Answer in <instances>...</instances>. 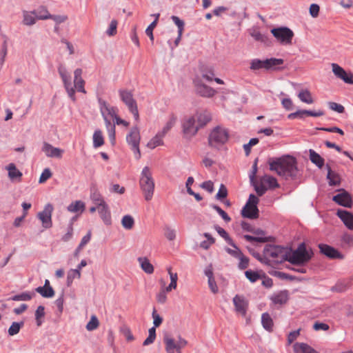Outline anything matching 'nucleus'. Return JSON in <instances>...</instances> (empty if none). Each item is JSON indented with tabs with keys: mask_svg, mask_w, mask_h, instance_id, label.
I'll return each instance as SVG.
<instances>
[{
	"mask_svg": "<svg viewBox=\"0 0 353 353\" xmlns=\"http://www.w3.org/2000/svg\"><path fill=\"white\" fill-rule=\"evenodd\" d=\"M58 72L69 97L73 101H76L75 90L83 93L86 92L84 88L85 81L81 77L83 72L81 68H77L74 72V86L72 85L70 76L63 65H59Z\"/></svg>",
	"mask_w": 353,
	"mask_h": 353,
	"instance_id": "1",
	"label": "nucleus"
},
{
	"mask_svg": "<svg viewBox=\"0 0 353 353\" xmlns=\"http://www.w3.org/2000/svg\"><path fill=\"white\" fill-rule=\"evenodd\" d=\"M270 169L279 176L288 179L297 174L296 161L294 157L286 156L270 163Z\"/></svg>",
	"mask_w": 353,
	"mask_h": 353,
	"instance_id": "2",
	"label": "nucleus"
},
{
	"mask_svg": "<svg viewBox=\"0 0 353 353\" xmlns=\"http://www.w3.org/2000/svg\"><path fill=\"white\" fill-rule=\"evenodd\" d=\"M230 139V131L221 125L212 128L208 137V143L210 148L220 150Z\"/></svg>",
	"mask_w": 353,
	"mask_h": 353,
	"instance_id": "3",
	"label": "nucleus"
},
{
	"mask_svg": "<svg viewBox=\"0 0 353 353\" xmlns=\"http://www.w3.org/2000/svg\"><path fill=\"white\" fill-rule=\"evenodd\" d=\"M140 188L146 201H150L154 192V181L148 167H144L139 180Z\"/></svg>",
	"mask_w": 353,
	"mask_h": 353,
	"instance_id": "4",
	"label": "nucleus"
},
{
	"mask_svg": "<svg viewBox=\"0 0 353 353\" xmlns=\"http://www.w3.org/2000/svg\"><path fill=\"white\" fill-rule=\"evenodd\" d=\"M263 255L267 263H281L287 261L288 250L281 246L268 245L264 248Z\"/></svg>",
	"mask_w": 353,
	"mask_h": 353,
	"instance_id": "5",
	"label": "nucleus"
},
{
	"mask_svg": "<svg viewBox=\"0 0 353 353\" xmlns=\"http://www.w3.org/2000/svg\"><path fill=\"white\" fill-rule=\"evenodd\" d=\"M310 258L311 256L307 251L305 244L302 243L294 251L288 252L287 261L292 264H303L307 262Z\"/></svg>",
	"mask_w": 353,
	"mask_h": 353,
	"instance_id": "6",
	"label": "nucleus"
},
{
	"mask_svg": "<svg viewBox=\"0 0 353 353\" xmlns=\"http://www.w3.org/2000/svg\"><path fill=\"white\" fill-rule=\"evenodd\" d=\"M163 343L167 353H181V350L185 347L188 343L187 341L180 336L177 340H175L169 334L164 336Z\"/></svg>",
	"mask_w": 353,
	"mask_h": 353,
	"instance_id": "7",
	"label": "nucleus"
},
{
	"mask_svg": "<svg viewBox=\"0 0 353 353\" xmlns=\"http://www.w3.org/2000/svg\"><path fill=\"white\" fill-rule=\"evenodd\" d=\"M119 97L121 101L128 107L129 111L133 114L134 119L138 121L139 119V114L137 108V104L131 92L126 90H120L119 91Z\"/></svg>",
	"mask_w": 353,
	"mask_h": 353,
	"instance_id": "8",
	"label": "nucleus"
},
{
	"mask_svg": "<svg viewBox=\"0 0 353 353\" xmlns=\"http://www.w3.org/2000/svg\"><path fill=\"white\" fill-rule=\"evenodd\" d=\"M141 140L140 132L138 127H133L129 134L126 136V141L128 145H130L132 150H133L134 157L137 159L141 157V152L139 150V143Z\"/></svg>",
	"mask_w": 353,
	"mask_h": 353,
	"instance_id": "9",
	"label": "nucleus"
},
{
	"mask_svg": "<svg viewBox=\"0 0 353 353\" xmlns=\"http://www.w3.org/2000/svg\"><path fill=\"white\" fill-rule=\"evenodd\" d=\"M259 199L254 194H250L249 199L241 210V214L243 217L249 219H256L259 216V210L257 203Z\"/></svg>",
	"mask_w": 353,
	"mask_h": 353,
	"instance_id": "10",
	"label": "nucleus"
},
{
	"mask_svg": "<svg viewBox=\"0 0 353 353\" xmlns=\"http://www.w3.org/2000/svg\"><path fill=\"white\" fill-rule=\"evenodd\" d=\"M271 32L278 41L285 45H290L294 35L293 31L287 27L273 28Z\"/></svg>",
	"mask_w": 353,
	"mask_h": 353,
	"instance_id": "11",
	"label": "nucleus"
},
{
	"mask_svg": "<svg viewBox=\"0 0 353 353\" xmlns=\"http://www.w3.org/2000/svg\"><path fill=\"white\" fill-rule=\"evenodd\" d=\"M53 210V205L48 203L44 206L43 210L37 214V217L41 221L44 229H49L52 227V214Z\"/></svg>",
	"mask_w": 353,
	"mask_h": 353,
	"instance_id": "12",
	"label": "nucleus"
},
{
	"mask_svg": "<svg viewBox=\"0 0 353 353\" xmlns=\"http://www.w3.org/2000/svg\"><path fill=\"white\" fill-rule=\"evenodd\" d=\"M183 132L186 137H194L200 128L196 125V121L193 115L185 117L182 123Z\"/></svg>",
	"mask_w": 353,
	"mask_h": 353,
	"instance_id": "13",
	"label": "nucleus"
},
{
	"mask_svg": "<svg viewBox=\"0 0 353 353\" xmlns=\"http://www.w3.org/2000/svg\"><path fill=\"white\" fill-rule=\"evenodd\" d=\"M332 71L334 75L347 84L353 85V74L351 72H346L339 64L332 63H331Z\"/></svg>",
	"mask_w": 353,
	"mask_h": 353,
	"instance_id": "14",
	"label": "nucleus"
},
{
	"mask_svg": "<svg viewBox=\"0 0 353 353\" xmlns=\"http://www.w3.org/2000/svg\"><path fill=\"white\" fill-rule=\"evenodd\" d=\"M41 151L48 157L57 159H61L64 152L63 150L59 148H55L50 143L46 141L42 143Z\"/></svg>",
	"mask_w": 353,
	"mask_h": 353,
	"instance_id": "15",
	"label": "nucleus"
},
{
	"mask_svg": "<svg viewBox=\"0 0 353 353\" xmlns=\"http://www.w3.org/2000/svg\"><path fill=\"white\" fill-rule=\"evenodd\" d=\"M233 303L236 312L243 316H245L248 308V301L245 298L241 295H236L233 298Z\"/></svg>",
	"mask_w": 353,
	"mask_h": 353,
	"instance_id": "16",
	"label": "nucleus"
},
{
	"mask_svg": "<svg viewBox=\"0 0 353 353\" xmlns=\"http://www.w3.org/2000/svg\"><path fill=\"white\" fill-rule=\"evenodd\" d=\"M196 125L201 128L205 127L212 120V114L207 110L196 112L193 114Z\"/></svg>",
	"mask_w": 353,
	"mask_h": 353,
	"instance_id": "17",
	"label": "nucleus"
},
{
	"mask_svg": "<svg viewBox=\"0 0 353 353\" xmlns=\"http://www.w3.org/2000/svg\"><path fill=\"white\" fill-rule=\"evenodd\" d=\"M195 87L196 93L203 97H212L216 93L215 90L202 83L199 81H195Z\"/></svg>",
	"mask_w": 353,
	"mask_h": 353,
	"instance_id": "18",
	"label": "nucleus"
},
{
	"mask_svg": "<svg viewBox=\"0 0 353 353\" xmlns=\"http://www.w3.org/2000/svg\"><path fill=\"white\" fill-rule=\"evenodd\" d=\"M333 201L339 205L346 208H350L352 206V198L346 192H343L334 196Z\"/></svg>",
	"mask_w": 353,
	"mask_h": 353,
	"instance_id": "19",
	"label": "nucleus"
},
{
	"mask_svg": "<svg viewBox=\"0 0 353 353\" xmlns=\"http://www.w3.org/2000/svg\"><path fill=\"white\" fill-rule=\"evenodd\" d=\"M336 214L348 229L353 230V214L352 213L346 210H339Z\"/></svg>",
	"mask_w": 353,
	"mask_h": 353,
	"instance_id": "20",
	"label": "nucleus"
},
{
	"mask_svg": "<svg viewBox=\"0 0 353 353\" xmlns=\"http://www.w3.org/2000/svg\"><path fill=\"white\" fill-rule=\"evenodd\" d=\"M319 248L323 254L330 258H342V255L330 245L325 244H319Z\"/></svg>",
	"mask_w": 353,
	"mask_h": 353,
	"instance_id": "21",
	"label": "nucleus"
},
{
	"mask_svg": "<svg viewBox=\"0 0 353 353\" xmlns=\"http://www.w3.org/2000/svg\"><path fill=\"white\" fill-rule=\"evenodd\" d=\"M100 111L103 117L114 118L117 115V109L105 101L100 103Z\"/></svg>",
	"mask_w": 353,
	"mask_h": 353,
	"instance_id": "22",
	"label": "nucleus"
},
{
	"mask_svg": "<svg viewBox=\"0 0 353 353\" xmlns=\"http://www.w3.org/2000/svg\"><path fill=\"white\" fill-rule=\"evenodd\" d=\"M22 23L24 26H31L36 23L37 18L36 16V11H27L23 10V12Z\"/></svg>",
	"mask_w": 353,
	"mask_h": 353,
	"instance_id": "23",
	"label": "nucleus"
},
{
	"mask_svg": "<svg viewBox=\"0 0 353 353\" xmlns=\"http://www.w3.org/2000/svg\"><path fill=\"white\" fill-rule=\"evenodd\" d=\"M45 14H41L39 16V19L41 20H46V19H52L57 25L64 23L68 20L67 15H52L49 13L48 10H44Z\"/></svg>",
	"mask_w": 353,
	"mask_h": 353,
	"instance_id": "24",
	"label": "nucleus"
},
{
	"mask_svg": "<svg viewBox=\"0 0 353 353\" xmlns=\"http://www.w3.org/2000/svg\"><path fill=\"white\" fill-rule=\"evenodd\" d=\"M97 210L105 224L110 225L111 223V215L108 205L105 203L98 206Z\"/></svg>",
	"mask_w": 353,
	"mask_h": 353,
	"instance_id": "25",
	"label": "nucleus"
},
{
	"mask_svg": "<svg viewBox=\"0 0 353 353\" xmlns=\"http://www.w3.org/2000/svg\"><path fill=\"white\" fill-rule=\"evenodd\" d=\"M165 135L162 134L160 131L152 137L147 143V147L150 149H154L158 146L163 145V137Z\"/></svg>",
	"mask_w": 353,
	"mask_h": 353,
	"instance_id": "26",
	"label": "nucleus"
},
{
	"mask_svg": "<svg viewBox=\"0 0 353 353\" xmlns=\"http://www.w3.org/2000/svg\"><path fill=\"white\" fill-rule=\"evenodd\" d=\"M289 296L287 291H281L271 297V300L275 305H283L288 301Z\"/></svg>",
	"mask_w": 353,
	"mask_h": 353,
	"instance_id": "27",
	"label": "nucleus"
},
{
	"mask_svg": "<svg viewBox=\"0 0 353 353\" xmlns=\"http://www.w3.org/2000/svg\"><path fill=\"white\" fill-rule=\"evenodd\" d=\"M295 353H318L314 349L304 343H296L294 345Z\"/></svg>",
	"mask_w": 353,
	"mask_h": 353,
	"instance_id": "28",
	"label": "nucleus"
},
{
	"mask_svg": "<svg viewBox=\"0 0 353 353\" xmlns=\"http://www.w3.org/2000/svg\"><path fill=\"white\" fill-rule=\"evenodd\" d=\"M7 170L8 171V176L11 180L18 179L21 181L22 176V172L17 169L16 165L14 163H10L6 167Z\"/></svg>",
	"mask_w": 353,
	"mask_h": 353,
	"instance_id": "29",
	"label": "nucleus"
},
{
	"mask_svg": "<svg viewBox=\"0 0 353 353\" xmlns=\"http://www.w3.org/2000/svg\"><path fill=\"white\" fill-rule=\"evenodd\" d=\"M326 167L327 168V178L329 181V184L330 185H339L341 182L340 176L336 172L332 171L328 165H327Z\"/></svg>",
	"mask_w": 353,
	"mask_h": 353,
	"instance_id": "30",
	"label": "nucleus"
},
{
	"mask_svg": "<svg viewBox=\"0 0 353 353\" xmlns=\"http://www.w3.org/2000/svg\"><path fill=\"white\" fill-rule=\"evenodd\" d=\"M310 153V161L315 164L319 168H321L324 165V159L321 157L317 152L314 150L310 149L309 150Z\"/></svg>",
	"mask_w": 353,
	"mask_h": 353,
	"instance_id": "31",
	"label": "nucleus"
},
{
	"mask_svg": "<svg viewBox=\"0 0 353 353\" xmlns=\"http://www.w3.org/2000/svg\"><path fill=\"white\" fill-rule=\"evenodd\" d=\"M284 61L282 59L270 58L265 60V70H276L277 66L282 65Z\"/></svg>",
	"mask_w": 353,
	"mask_h": 353,
	"instance_id": "32",
	"label": "nucleus"
},
{
	"mask_svg": "<svg viewBox=\"0 0 353 353\" xmlns=\"http://www.w3.org/2000/svg\"><path fill=\"white\" fill-rule=\"evenodd\" d=\"M261 181L268 189L276 188L279 186L276 179L271 176L265 175L261 179Z\"/></svg>",
	"mask_w": 353,
	"mask_h": 353,
	"instance_id": "33",
	"label": "nucleus"
},
{
	"mask_svg": "<svg viewBox=\"0 0 353 353\" xmlns=\"http://www.w3.org/2000/svg\"><path fill=\"white\" fill-rule=\"evenodd\" d=\"M138 261L141 269L147 274H152L154 272V267L146 257H139Z\"/></svg>",
	"mask_w": 353,
	"mask_h": 353,
	"instance_id": "34",
	"label": "nucleus"
},
{
	"mask_svg": "<svg viewBox=\"0 0 353 353\" xmlns=\"http://www.w3.org/2000/svg\"><path fill=\"white\" fill-rule=\"evenodd\" d=\"M298 97L303 103L307 104H312L314 103V99L312 97V94L307 89L301 90L298 94Z\"/></svg>",
	"mask_w": 353,
	"mask_h": 353,
	"instance_id": "35",
	"label": "nucleus"
},
{
	"mask_svg": "<svg viewBox=\"0 0 353 353\" xmlns=\"http://www.w3.org/2000/svg\"><path fill=\"white\" fill-rule=\"evenodd\" d=\"M85 203L81 201H76L71 203L68 207L67 210L70 212H83L85 210Z\"/></svg>",
	"mask_w": 353,
	"mask_h": 353,
	"instance_id": "36",
	"label": "nucleus"
},
{
	"mask_svg": "<svg viewBox=\"0 0 353 353\" xmlns=\"http://www.w3.org/2000/svg\"><path fill=\"white\" fill-rule=\"evenodd\" d=\"M177 118L175 115L172 114L169 117L168 121L165 125L163 128V129L160 131L165 136V134L172 128V127L175 125L176 122Z\"/></svg>",
	"mask_w": 353,
	"mask_h": 353,
	"instance_id": "37",
	"label": "nucleus"
},
{
	"mask_svg": "<svg viewBox=\"0 0 353 353\" xmlns=\"http://www.w3.org/2000/svg\"><path fill=\"white\" fill-rule=\"evenodd\" d=\"M261 323L263 327L268 330L271 331L273 327V321L270 317V314L268 313H263L261 316Z\"/></svg>",
	"mask_w": 353,
	"mask_h": 353,
	"instance_id": "38",
	"label": "nucleus"
},
{
	"mask_svg": "<svg viewBox=\"0 0 353 353\" xmlns=\"http://www.w3.org/2000/svg\"><path fill=\"white\" fill-rule=\"evenodd\" d=\"M104 143L102 132L100 130H95L93 134V145L94 148H99Z\"/></svg>",
	"mask_w": 353,
	"mask_h": 353,
	"instance_id": "39",
	"label": "nucleus"
},
{
	"mask_svg": "<svg viewBox=\"0 0 353 353\" xmlns=\"http://www.w3.org/2000/svg\"><path fill=\"white\" fill-rule=\"evenodd\" d=\"M81 272L77 269H71L68 272L67 276V285L68 286L71 285L74 279H80L81 278Z\"/></svg>",
	"mask_w": 353,
	"mask_h": 353,
	"instance_id": "40",
	"label": "nucleus"
},
{
	"mask_svg": "<svg viewBox=\"0 0 353 353\" xmlns=\"http://www.w3.org/2000/svg\"><path fill=\"white\" fill-rule=\"evenodd\" d=\"M121 225L125 230H131L134 225V220L130 215H125L121 219Z\"/></svg>",
	"mask_w": 353,
	"mask_h": 353,
	"instance_id": "41",
	"label": "nucleus"
},
{
	"mask_svg": "<svg viewBox=\"0 0 353 353\" xmlns=\"http://www.w3.org/2000/svg\"><path fill=\"white\" fill-rule=\"evenodd\" d=\"M90 198L92 202L95 205H97V207L106 203L101 194L97 190H94L91 193Z\"/></svg>",
	"mask_w": 353,
	"mask_h": 353,
	"instance_id": "42",
	"label": "nucleus"
},
{
	"mask_svg": "<svg viewBox=\"0 0 353 353\" xmlns=\"http://www.w3.org/2000/svg\"><path fill=\"white\" fill-rule=\"evenodd\" d=\"M36 292L45 298H50L54 295V291L52 288L38 287L36 288Z\"/></svg>",
	"mask_w": 353,
	"mask_h": 353,
	"instance_id": "43",
	"label": "nucleus"
},
{
	"mask_svg": "<svg viewBox=\"0 0 353 353\" xmlns=\"http://www.w3.org/2000/svg\"><path fill=\"white\" fill-rule=\"evenodd\" d=\"M24 323L21 322H13L10 327L8 329V334L10 336H14L18 334L20 331V329L23 326Z\"/></svg>",
	"mask_w": 353,
	"mask_h": 353,
	"instance_id": "44",
	"label": "nucleus"
},
{
	"mask_svg": "<svg viewBox=\"0 0 353 353\" xmlns=\"http://www.w3.org/2000/svg\"><path fill=\"white\" fill-rule=\"evenodd\" d=\"M246 278L252 283H254L262 278L261 274L258 272H255L251 270L245 272Z\"/></svg>",
	"mask_w": 353,
	"mask_h": 353,
	"instance_id": "45",
	"label": "nucleus"
},
{
	"mask_svg": "<svg viewBox=\"0 0 353 353\" xmlns=\"http://www.w3.org/2000/svg\"><path fill=\"white\" fill-rule=\"evenodd\" d=\"M263 68L265 69V60L254 59L251 61L250 70H257Z\"/></svg>",
	"mask_w": 353,
	"mask_h": 353,
	"instance_id": "46",
	"label": "nucleus"
},
{
	"mask_svg": "<svg viewBox=\"0 0 353 353\" xmlns=\"http://www.w3.org/2000/svg\"><path fill=\"white\" fill-rule=\"evenodd\" d=\"M156 327L155 326L149 329V334L146 339L143 341V345L146 346L154 343L156 339Z\"/></svg>",
	"mask_w": 353,
	"mask_h": 353,
	"instance_id": "47",
	"label": "nucleus"
},
{
	"mask_svg": "<svg viewBox=\"0 0 353 353\" xmlns=\"http://www.w3.org/2000/svg\"><path fill=\"white\" fill-rule=\"evenodd\" d=\"M99 325V322L97 317L95 315H92L90 318V321L86 325V329L88 331H93L96 330Z\"/></svg>",
	"mask_w": 353,
	"mask_h": 353,
	"instance_id": "48",
	"label": "nucleus"
},
{
	"mask_svg": "<svg viewBox=\"0 0 353 353\" xmlns=\"http://www.w3.org/2000/svg\"><path fill=\"white\" fill-rule=\"evenodd\" d=\"M117 25L118 21L117 20H112L109 25V28L106 30V34L110 37L114 36L117 32Z\"/></svg>",
	"mask_w": 353,
	"mask_h": 353,
	"instance_id": "49",
	"label": "nucleus"
},
{
	"mask_svg": "<svg viewBox=\"0 0 353 353\" xmlns=\"http://www.w3.org/2000/svg\"><path fill=\"white\" fill-rule=\"evenodd\" d=\"M215 228L221 236H222L223 239H225L228 242V243L230 244L232 246H234V243L232 242V241L230 238L228 234L223 228H222L219 226H216Z\"/></svg>",
	"mask_w": 353,
	"mask_h": 353,
	"instance_id": "50",
	"label": "nucleus"
},
{
	"mask_svg": "<svg viewBox=\"0 0 353 353\" xmlns=\"http://www.w3.org/2000/svg\"><path fill=\"white\" fill-rule=\"evenodd\" d=\"M243 238L248 241H256L260 243H265L269 241V239L266 236H253L250 235H244Z\"/></svg>",
	"mask_w": 353,
	"mask_h": 353,
	"instance_id": "51",
	"label": "nucleus"
},
{
	"mask_svg": "<svg viewBox=\"0 0 353 353\" xmlns=\"http://www.w3.org/2000/svg\"><path fill=\"white\" fill-rule=\"evenodd\" d=\"M52 172L49 168H45L39 177V183H44L52 176Z\"/></svg>",
	"mask_w": 353,
	"mask_h": 353,
	"instance_id": "52",
	"label": "nucleus"
},
{
	"mask_svg": "<svg viewBox=\"0 0 353 353\" xmlns=\"http://www.w3.org/2000/svg\"><path fill=\"white\" fill-rule=\"evenodd\" d=\"M212 208L215 210L218 214L222 217V219L227 223L231 221V218L228 215V214L223 210L219 206L213 205Z\"/></svg>",
	"mask_w": 353,
	"mask_h": 353,
	"instance_id": "53",
	"label": "nucleus"
},
{
	"mask_svg": "<svg viewBox=\"0 0 353 353\" xmlns=\"http://www.w3.org/2000/svg\"><path fill=\"white\" fill-rule=\"evenodd\" d=\"M214 76V70L212 68H207L202 72V77L208 81H212Z\"/></svg>",
	"mask_w": 353,
	"mask_h": 353,
	"instance_id": "54",
	"label": "nucleus"
},
{
	"mask_svg": "<svg viewBox=\"0 0 353 353\" xmlns=\"http://www.w3.org/2000/svg\"><path fill=\"white\" fill-rule=\"evenodd\" d=\"M172 20L173 22L176 24V26L178 27V33H180V34H183V30H184V23L183 21H181L178 17L176 16H172Z\"/></svg>",
	"mask_w": 353,
	"mask_h": 353,
	"instance_id": "55",
	"label": "nucleus"
},
{
	"mask_svg": "<svg viewBox=\"0 0 353 353\" xmlns=\"http://www.w3.org/2000/svg\"><path fill=\"white\" fill-rule=\"evenodd\" d=\"M328 106L332 110L339 113H343L345 111V108L342 105L335 102H329Z\"/></svg>",
	"mask_w": 353,
	"mask_h": 353,
	"instance_id": "56",
	"label": "nucleus"
},
{
	"mask_svg": "<svg viewBox=\"0 0 353 353\" xmlns=\"http://www.w3.org/2000/svg\"><path fill=\"white\" fill-rule=\"evenodd\" d=\"M227 196H228V190L223 184H221L219 188V190L216 195V198L218 200H221L223 199H225Z\"/></svg>",
	"mask_w": 353,
	"mask_h": 353,
	"instance_id": "57",
	"label": "nucleus"
},
{
	"mask_svg": "<svg viewBox=\"0 0 353 353\" xmlns=\"http://www.w3.org/2000/svg\"><path fill=\"white\" fill-rule=\"evenodd\" d=\"M237 259L239 260V268L240 269L244 270L248 268L249 265V259L248 257L241 254V256H239Z\"/></svg>",
	"mask_w": 353,
	"mask_h": 353,
	"instance_id": "58",
	"label": "nucleus"
},
{
	"mask_svg": "<svg viewBox=\"0 0 353 353\" xmlns=\"http://www.w3.org/2000/svg\"><path fill=\"white\" fill-rule=\"evenodd\" d=\"M157 26V22H152L148 27L145 30V34L150 37V41L153 43L154 41V35H153V30Z\"/></svg>",
	"mask_w": 353,
	"mask_h": 353,
	"instance_id": "59",
	"label": "nucleus"
},
{
	"mask_svg": "<svg viewBox=\"0 0 353 353\" xmlns=\"http://www.w3.org/2000/svg\"><path fill=\"white\" fill-rule=\"evenodd\" d=\"M319 11H320V7L319 5H317L316 3H312L310 5L309 12H310V15L313 18H316L319 16Z\"/></svg>",
	"mask_w": 353,
	"mask_h": 353,
	"instance_id": "60",
	"label": "nucleus"
},
{
	"mask_svg": "<svg viewBox=\"0 0 353 353\" xmlns=\"http://www.w3.org/2000/svg\"><path fill=\"white\" fill-rule=\"evenodd\" d=\"M306 116V110H297L295 112L288 114L289 119H294L296 118L303 119Z\"/></svg>",
	"mask_w": 353,
	"mask_h": 353,
	"instance_id": "61",
	"label": "nucleus"
},
{
	"mask_svg": "<svg viewBox=\"0 0 353 353\" xmlns=\"http://www.w3.org/2000/svg\"><path fill=\"white\" fill-rule=\"evenodd\" d=\"M32 299V295L27 292L15 295L13 296L12 300L14 301H29Z\"/></svg>",
	"mask_w": 353,
	"mask_h": 353,
	"instance_id": "62",
	"label": "nucleus"
},
{
	"mask_svg": "<svg viewBox=\"0 0 353 353\" xmlns=\"http://www.w3.org/2000/svg\"><path fill=\"white\" fill-rule=\"evenodd\" d=\"M152 318H153V323L154 326L159 327L163 322V319L160 316L159 314H157L155 310L152 312Z\"/></svg>",
	"mask_w": 353,
	"mask_h": 353,
	"instance_id": "63",
	"label": "nucleus"
},
{
	"mask_svg": "<svg viewBox=\"0 0 353 353\" xmlns=\"http://www.w3.org/2000/svg\"><path fill=\"white\" fill-rule=\"evenodd\" d=\"M251 36L258 41L264 42L266 40V37L262 34L260 32L257 30H253L251 32Z\"/></svg>",
	"mask_w": 353,
	"mask_h": 353,
	"instance_id": "64",
	"label": "nucleus"
}]
</instances>
